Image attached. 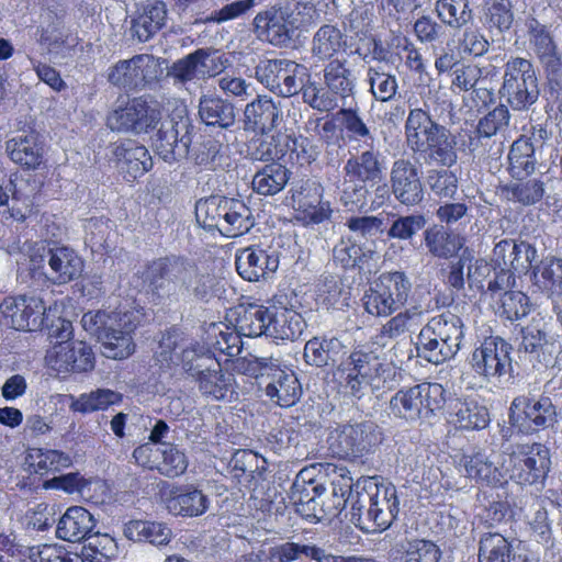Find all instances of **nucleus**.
I'll list each match as a JSON object with an SVG mask.
<instances>
[{"label": "nucleus", "mask_w": 562, "mask_h": 562, "mask_svg": "<svg viewBox=\"0 0 562 562\" xmlns=\"http://www.w3.org/2000/svg\"><path fill=\"white\" fill-rule=\"evenodd\" d=\"M144 281L155 304L172 305L181 297L209 302L214 296V277L184 256L168 255L151 260L146 266Z\"/></svg>", "instance_id": "obj_1"}, {"label": "nucleus", "mask_w": 562, "mask_h": 562, "mask_svg": "<svg viewBox=\"0 0 562 562\" xmlns=\"http://www.w3.org/2000/svg\"><path fill=\"white\" fill-rule=\"evenodd\" d=\"M140 322L137 311L87 312L81 317L83 329L108 349L133 351L132 334Z\"/></svg>", "instance_id": "obj_2"}, {"label": "nucleus", "mask_w": 562, "mask_h": 562, "mask_svg": "<svg viewBox=\"0 0 562 562\" xmlns=\"http://www.w3.org/2000/svg\"><path fill=\"white\" fill-rule=\"evenodd\" d=\"M301 24L299 3L294 0H278L255 15L252 31L259 40L282 48L293 43Z\"/></svg>", "instance_id": "obj_3"}, {"label": "nucleus", "mask_w": 562, "mask_h": 562, "mask_svg": "<svg viewBox=\"0 0 562 562\" xmlns=\"http://www.w3.org/2000/svg\"><path fill=\"white\" fill-rule=\"evenodd\" d=\"M499 99L514 111H528L540 97L536 67L530 59L510 57L503 66Z\"/></svg>", "instance_id": "obj_4"}, {"label": "nucleus", "mask_w": 562, "mask_h": 562, "mask_svg": "<svg viewBox=\"0 0 562 562\" xmlns=\"http://www.w3.org/2000/svg\"><path fill=\"white\" fill-rule=\"evenodd\" d=\"M382 441V429L372 420L338 426L327 438L331 451L341 458H359L372 453Z\"/></svg>", "instance_id": "obj_5"}, {"label": "nucleus", "mask_w": 562, "mask_h": 562, "mask_svg": "<svg viewBox=\"0 0 562 562\" xmlns=\"http://www.w3.org/2000/svg\"><path fill=\"white\" fill-rule=\"evenodd\" d=\"M412 284L404 272L382 273L363 297L369 314L387 316L400 310L407 301Z\"/></svg>", "instance_id": "obj_6"}, {"label": "nucleus", "mask_w": 562, "mask_h": 562, "mask_svg": "<svg viewBox=\"0 0 562 562\" xmlns=\"http://www.w3.org/2000/svg\"><path fill=\"white\" fill-rule=\"evenodd\" d=\"M228 66L225 54L213 47L198 48L194 52L166 66V76L175 85H186L193 80H206L223 72Z\"/></svg>", "instance_id": "obj_7"}, {"label": "nucleus", "mask_w": 562, "mask_h": 562, "mask_svg": "<svg viewBox=\"0 0 562 562\" xmlns=\"http://www.w3.org/2000/svg\"><path fill=\"white\" fill-rule=\"evenodd\" d=\"M551 467L550 451L541 443L505 453V471L518 484H542Z\"/></svg>", "instance_id": "obj_8"}, {"label": "nucleus", "mask_w": 562, "mask_h": 562, "mask_svg": "<svg viewBox=\"0 0 562 562\" xmlns=\"http://www.w3.org/2000/svg\"><path fill=\"white\" fill-rule=\"evenodd\" d=\"M192 128L191 120L186 115L162 120L153 140L156 154L168 164L186 158L192 143Z\"/></svg>", "instance_id": "obj_9"}, {"label": "nucleus", "mask_w": 562, "mask_h": 562, "mask_svg": "<svg viewBox=\"0 0 562 562\" xmlns=\"http://www.w3.org/2000/svg\"><path fill=\"white\" fill-rule=\"evenodd\" d=\"M160 115L144 98H133L108 114L106 126L114 132L147 133L160 121Z\"/></svg>", "instance_id": "obj_10"}, {"label": "nucleus", "mask_w": 562, "mask_h": 562, "mask_svg": "<svg viewBox=\"0 0 562 562\" xmlns=\"http://www.w3.org/2000/svg\"><path fill=\"white\" fill-rule=\"evenodd\" d=\"M557 422V411L548 396L531 401L526 396H517L509 408V423L520 432L530 434L540 428L553 426Z\"/></svg>", "instance_id": "obj_11"}, {"label": "nucleus", "mask_w": 562, "mask_h": 562, "mask_svg": "<svg viewBox=\"0 0 562 562\" xmlns=\"http://www.w3.org/2000/svg\"><path fill=\"white\" fill-rule=\"evenodd\" d=\"M390 195L406 207H414L424 201L425 189L422 172L409 159L398 158L393 161L390 170Z\"/></svg>", "instance_id": "obj_12"}, {"label": "nucleus", "mask_w": 562, "mask_h": 562, "mask_svg": "<svg viewBox=\"0 0 562 562\" xmlns=\"http://www.w3.org/2000/svg\"><path fill=\"white\" fill-rule=\"evenodd\" d=\"M46 306L35 295L8 296L0 303V312L10 318L11 326L16 330L36 331L44 323Z\"/></svg>", "instance_id": "obj_13"}, {"label": "nucleus", "mask_w": 562, "mask_h": 562, "mask_svg": "<svg viewBox=\"0 0 562 562\" xmlns=\"http://www.w3.org/2000/svg\"><path fill=\"white\" fill-rule=\"evenodd\" d=\"M364 484L370 496H363V504L373 505L369 516L373 518L379 531L386 530L395 520L400 512V501L396 487L391 483H379L376 477L368 476Z\"/></svg>", "instance_id": "obj_14"}, {"label": "nucleus", "mask_w": 562, "mask_h": 562, "mask_svg": "<svg viewBox=\"0 0 562 562\" xmlns=\"http://www.w3.org/2000/svg\"><path fill=\"white\" fill-rule=\"evenodd\" d=\"M325 496V486L310 477V470H301L290 492V499L295 506V512L311 522L322 519V498Z\"/></svg>", "instance_id": "obj_15"}, {"label": "nucleus", "mask_w": 562, "mask_h": 562, "mask_svg": "<svg viewBox=\"0 0 562 562\" xmlns=\"http://www.w3.org/2000/svg\"><path fill=\"white\" fill-rule=\"evenodd\" d=\"M5 151L21 168L35 170L43 162L44 144L35 130L18 131L16 135L5 142Z\"/></svg>", "instance_id": "obj_16"}, {"label": "nucleus", "mask_w": 562, "mask_h": 562, "mask_svg": "<svg viewBox=\"0 0 562 562\" xmlns=\"http://www.w3.org/2000/svg\"><path fill=\"white\" fill-rule=\"evenodd\" d=\"M282 122L280 102L268 95H258L244 110V130L246 132L268 134Z\"/></svg>", "instance_id": "obj_17"}, {"label": "nucleus", "mask_w": 562, "mask_h": 562, "mask_svg": "<svg viewBox=\"0 0 562 562\" xmlns=\"http://www.w3.org/2000/svg\"><path fill=\"white\" fill-rule=\"evenodd\" d=\"M168 10L164 1L149 0L137 7L131 20V35L139 43L148 42L167 22Z\"/></svg>", "instance_id": "obj_18"}, {"label": "nucleus", "mask_w": 562, "mask_h": 562, "mask_svg": "<svg viewBox=\"0 0 562 562\" xmlns=\"http://www.w3.org/2000/svg\"><path fill=\"white\" fill-rule=\"evenodd\" d=\"M266 395L281 407L293 406L302 395L301 384L293 372L280 369L278 364L270 363L265 373Z\"/></svg>", "instance_id": "obj_19"}, {"label": "nucleus", "mask_w": 562, "mask_h": 562, "mask_svg": "<svg viewBox=\"0 0 562 562\" xmlns=\"http://www.w3.org/2000/svg\"><path fill=\"white\" fill-rule=\"evenodd\" d=\"M416 155L426 165L450 168L458 161L457 138L447 126L441 125Z\"/></svg>", "instance_id": "obj_20"}, {"label": "nucleus", "mask_w": 562, "mask_h": 562, "mask_svg": "<svg viewBox=\"0 0 562 562\" xmlns=\"http://www.w3.org/2000/svg\"><path fill=\"white\" fill-rule=\"evenodd\" d=\"M235 265L243 279L258 281L278 269L279 256L276 251L268 252L259 247H247L238 251Z\"/></svg>", "instance_id": "obj_21"}, {"label": "nucleus", "mask_w": 562, "mask_h": 562, "mask_svg": "<svg viewBox=\"0 0 562 562\" xmlns=\"http://www.w3.org/2000/svg\"><path fill=\"white\" fill-rule=\"evenodd\" d=\"M43 258L50 269L49 279L57 284H65L78 279L83 271V260L74 249L66 246L48 248Z\"/></svg>", "instance_id": "obj_22"}, {"label": "nucleus", "mask_w": 562, "mask_h": 562, "mask_svg": "<svg viewBox=\"0 0 562 562\" xmlns=\"http://www.w3.org/2000/svg\"><path fill=\"white\" fill-rule=\"evenodd\" d=\"M97 527L93 515L82 506H71L59 518L56 536L69 542H85Z\"/></svg>", "instance_id": "obj_23"}, {"label": "nucleus", "mask_w": 562, "mask_h": 562, "mask_svg": "<svg viewBox=\"0 0 562 562\" xmlns=\"http://www.w3.org/2000/svg\"><path fill=\"white\" fill-rule=\"evenodd\" d=\"M168 512L175 516L199 517L210 507V498L193 485L176 487L166 498Z\"/></svg>", "instance_id": "obj_24"}, {"label": "nucleus", "mask_w": 562, "mask_h": 562, "mask_svg": "<svg viewBox=\"0 0 562 562\" xmlns=\"http://www.w3.org/2000/svg\"><path fill=\"white\" fill-rule=\"evenodd\" d=\"M114 156L126 181H134L153 168V158L148 149L132 140L117 145Z\"/></svg>", "instance_id": "obj_25"}, {"label": "nucleus", "mask_w": 562, "mask_h": 562, "mask_svg": "<svg viewBox=\"0 0 562 562\" xmlns=\"http://www.w3.org/2000/svg\"><path fill=\"white\" fill-rule=\"evenodd\" d=\"M464 470L469 477L493 485L502 484L509 477V472L505 471V453L485 456L479 452L465 458Z\"/></svg>", "instance_id": "obj_26"}, {"label": "nucleus", "mask_w": 562, "mask_h": 562, "mask_svg": "<svg viewBox=\"0 0 562 562\" xmlns=\"http://www.w3.org/2000/svg\"><path fill=\"white\" fill-rule=\"evenodd\" d=\"M198 108L202 123L207 126L228 130L236 122L235 105L215 93L202 94Z\"/></svg>", "instance_id": "obj_27"}, {"label": "nucleus", "mask_w": 562, "mask_h": 562, "mask_svg": "<svg viewBox=\"0 0 562 562\" xmlns=\"http://www.w3.org/2000/svg\"><path fill=\"white\" fill-rule=\"evenodd\" d=\"M383 161L379 151L372 148L352 155L344 165L346 179L361 182H380L383 178Z\"/></svg>", "instance_id": "obj_28"}, {"label": "nucleus", "mask_w": 562, "mask_h": 562, "mask_svg": "<svg viewBox=\"0 0 562 562\" xmlns=\"http://www.w3.org/2000/svg\"><path fill=\"white\" fill-rule=\"evenodd\" d=\"M235 314V326L244 336H272L270 327L274 316L269 308L255 304H249L248 306L239 305L236 308Z\"/></svg>", "instance_id": "obj_29"}, {"label": "nucleus", "mask_w": 562, "mask_h": 562, "mask_svg": "<svg viewBox=\"0 0 562 562\" xmlns=\"http://www.w3.org/2000/svg\"><path fill=\"white\" fill-rule=\"evenodd\" d=\"M124 536L134 542H147L156 547L167 546L173 536L162 521L132 519L123 526Z\"/></svg>", "instance_id": "obj_30"}, {"label": "nucleus", "mask_w": 562, "mask_h": 562, "mask_svg": "<svg viewBox=\"0 0 562 562\" xmlns=\"http://www.w3.org/2000/svg\"><path fill=\"white\" fill-rule=\"evenodd\" d=\"M440 126L427 111L420 108L409 110L404 125L407 147L413 154H417Z\"/></svg>", "instance_id": "obj_31"}, {"label": "nucleus", "mask_w": 562, "mask_h": 562, "mask_svg": "<svg viewBox=\"0 0 562 562\" xmlns=\"http://www.w3.org/2000/svg\"><path fill=\"white\" fill-rule=\"evenodd\" d=\"M424 240L428 252L439 259L456 257L464 246L463 237L441 225H432L426 228Z\"/></svg>", "instance_id": "obj_32"}, {"label": "nucleus", "mask_w": 562, "mask_h": 562, "mask_svg": "<svg viewBox=\"0 0 562 562\" xmlns=\"http://www.w3.org/2000/svg\"><path fill=\"white\" fill-rule=\"evenodd\" d=\"M324 83L328 91L346 101L353 97L356 78L347 67V60L330 59L324 68Z\"/></svg>", "instance_id": "obj_33"}, {"label": "nucleus", "mask_w": 562, "mask_h": 562, "mask_svg": "<svg viewBox=\"0 0 562 562\" xmlns=\"http://www.w3.org/2000/svg\"><path fill=\"white\" fill-rule=\"evenodd\" d=\"M339 479L333 480L331 491L325 487V496L322 498V519L331 520L340 515L352 494V477L347 476L346 469H339Z\"/></svg>", "instance_id": "obj_34"}, {"label": "nucleus", "mask_w": 562, "mask_h": 562, "mask_svg": "<svg viewBox=\"0 0 562 562\" xmlns=\"http://www.w3.org/2000/svg\"><path fill=\"white\" fill-rule=\"evenodd\" d=\"M291 171L280 162L265 165L252 177L251 186L260 195H274L289 182Z\"/></svg>", "instance_id": "obj_35"}, {"label": "nucleus", "mask_w": 562, "mask_h": 562, "mask_svg": "<svg viewBox=\"0 0 562 562\" xmlns=\"http://www.w3.org/2000/svg\"><path fill=\"white\" fill-rule=\"evenodd\" d=\"M508 171L515 179H522L535 172L537 158L533 142L520 136L510 146L508 153Z\"/></svg>", "instance_id": "obj_36"}, {"label": "nucleus", "mask_w": 562, "mask_h": 562, "mask_svg": "<svg viewBox=\"0 0 562 562\" xmlns=\"http://www.w3.org/2000/svg\"><path fill=\"white\" fill-rule=\"evenodd\" d=\"M533 283L550 296H562V259L547 257L533 267Z\"/></svg>", "instance_id": "obj_37"}, {"label": "nucleus", "mask_w": 562, "mask_h": 562, "mask_svg": "<svg viewBox=\"0 0 562 562\" xmlns=\"http://www.w3.org/2000/svg\"><path fill=\"white\" fill-rule=\"evenodd\" d=\"M448 409L450 414L456 415L457 423L464 429H483L490 423L487 408L475 402L451 398L448 402Z\"/></svg>", "instance_id": "obj_38"}, {"label": "nucleus", "mask_w": 562, "mask_h": 562, "mask_svg": "<svg viewBox=\"0 0 562 562\" xmlns=\"http://www.w3.org/2000/svg\"><path fill=\"white\" fill-rule=\"evenodd\" d=\"M69 409L72 412L89 414L95 411L106 409L110 405L122 401V394L109 389H97L90 393L80 394L78 397L68 396Z\"/></svg>", "instance_id": "obj_39"}, {"label": "nucleus", "mask_w": 562, "mask_h": 562, "mask_svg": "<svg viewBox=\"0 0 562 562\" xmlns=\"http://www.w3.org/2000/svg\"><path fill=\"white\" fill-rule=\"evenodd\" d=\"M342 32L330 24L321 26L312 38V55L319 60L330 58L346 44Z\"/></svg>", "instance_id": "obj_40"}, {"label": "nucleus", "mask_w": 562, "mask_h": 562, "mask_svg": "<svg viewBox=\"0 0 562 562\" xmlns=\"http://www.w3.org/2000/svg\"><path fill=\"white\" fill-rule=\"evenodd\" d=\"M387 223L385 234L390 239L409 240L419 231L426 226V217L420 213H413L409 215H397L394 213H384Z\"/></svg>", "instance_id": "obj_41"}, {"label": "nucleus", "mask_w": 562, "mask_h": 562, "mask_svg": "<svg viewBox=\"0 0 562 562\" xmlns=\"http://www.w3.org/2000/svg\"><path fill=\"white\" fill-rule=\"evenodd\" d=\"M497 266H505L515 274L527 273L529 262L522 255V240L503 239L493 249Z\"/></svg>", "instance_id": "obj_42"}, {"label": "nucleus", "mask_w": 562, "mask_h": 562, "mask_svg": "<svg viewBox=\"0 0 562 562\" xmlns=\"http://www.w3.org/2000/svg\"><path fill=\"white\" fill-rule=\"evenodd\" d=\"M303 77L310 78L306 67L285 59L272 92L283 98L295 95L303 89Z\"/></svg>", "instance_id": "obj_43"}, {"label": "nucleus", "mask_w": 562, "mask_h": 562, "mask_svg": "<svg viewBox=\"0 0 562 562\" xmlns=\"http://www.w3.org/2000/svg\"><path fill=\"white\" fill-rule=\"evenodd\" d=\"M417 385L397 391L390 400L391 413L407 422L424 417Z\"/></svg>", "instance_id": "obj_44"}, {"label": "nucleus", "mask_w": 562, "mask_h": 562, "mask_svg": "<svg viewBox=\"0 0 562 562\" xmlns=\"http://www.w3.org/2000/svg\"><path fill=\"white\" fill-rule=\"evenodd\" d=\"M384 213L379 215H366V216H351L347 220L346 226L353 235V239L357 244L362 241H374L378 237L384 234L387 223Z\"/></svg>", "instance_id": "obj_45"}, {"label": "nucleus", "mask_w": 562, "mask_h": 562, "mask_svg": "<svg viewBox=\"0 0 562 562\" xmlns=\"http://www.w3.org/2000/svg\"><path fill=\"white\" fill-rule=\"evenodd\" d=\"M364 484H368L367 477H361L356 483L352 482V494L349 496L351 501L350 520L366 532L379 531L378 527L373 525L374 517L369 516L371 506L361 502L364 495L370 496L367 492L368 486L364 487Z\"/></svg>", "instance_id": "obj_46"}, {"label": "nucleus", "mask_w": 562, "mask_h": 562, "mask_svg": "<svg viewBox=\"0 0 562 562\" xmlns=\"http://www.w3.org/2000/svg\"><path fill=\"white\" fill-rule=\"evenodd\" d=\"M225 356L222 358L223 367L226 371H232L238 374L249 375L256 379H265L267 368H269L270 361L266 358H257L252 353L247 356H240V353H218Z\"/></svg>", "instance_id": "obj_47"}, {"label": "nucleus", "mask_w": 562, "mask_h": 562, "mask_svg": "<svg viewBox=\"0 0 562 562\" xmlns=\"http://www.w3.org/2000/svg\"><path fill=\"white\" fill-rule=\"evenodd\" d=\"M519 181L506 184L503 191L506 192L507 199L524 206L535 205L540 202L544 195V182L540 179L532 178L526 181Z\"/></svg>", "instance_id": "obj_48"}, {"label": "nucleus", "mask_w": 562, "mask_h": 562, "mask_svg": "<svg viewBox=\"0 0 562 562\" xmlns=\"http://www.w3.org/2000/svg\"><path fill=\"white\" fill-rule=\"evenodd\" d=\"M474 370L488 376H512L513 366L509 353H472Z\"/></svg>", "instance_id": "obj_49"}, {"label": "nucleus", "mask_w": 562, "mask_h": 562, "mask_svg": "<svg viewBox=\"0 0 562 562\" xmlns=\"http://www.w3.org/2000/svg\"><path fill=\"white\" fill-rule=\"evenodd\" d=\"M231 211L227 221V236L238 237L247 234L255 226L251 209L240 199L231 198Z\"/></svg>", "instance_id": "obj_50"}, {"label": "nucleus", "mask_w": 562, "mask_h": 562, "mask_svg": "<svg viewBox=\"0 0 562 562\" xmlns=\"http://www.w3.org/2000/svg\"><path fill=\"white\" fill-rule=\"evenodd\" d=\"M337 115L340 117L341 124L350 140L361 142L372 147L375 139L372 133V126L364 122L356 110L342 108L338 111Z\"/></svg>", "instance_id": "obj_51"}, {"label": "nucleus", "mask_w": 562, "mask_h": 562, "mask_svg": "<svg viewBox=\"0 0 562 562\" xmlns=\"http://www.w3.org/2000/svg\"><path fill=\"white\" fill-rule=\"evenodd\" d=\"M512 543L499 532H485L479 541L480 562H504L509 557Z\"/></svg>", "instance_id": "obj_52"}, {"label": "nucleus", "mask_w": 562, "mask_h": 562, "mask_svg": "<svg viewBox=\"0 0 562 562\" xmlns=\"http://www.w3.org/2000/svg\"><path fill=\"white\" fill-rule=\"evenodd\" d=\"M436 11L447 25L460 29L472 20L468 0H438Z\"/></svg>", "instance_id": "obj_53"}, {"label": "nucleus", "mask_w": 562, "mask_h": 562, "mask_svg": "<svg viewBox=\"0 0 562 562\" xmlns=\"http://www.w3.org/2000/svg\"><path fill=\"white\" fill-rule=\"evenodd\" d=\"M136 55L127 60L117 61L110 70L108 80L120 88L127 90L144 87V82L136 64Z\"/></svg>", "instance_id": "obj_54"}, {"label": "nucleus", "mask_w": 562, "mask_h": 562, "mask_svg": "<svg viewBox=\"0 0 562 562\" xmlns=\"http://www.w3.org/2000/svg\"><path fill=\"white\" fill-rule=\"evenodd\" d=\"M531 311L530 299L520 291H505L501 299L496 313L510 322L519 321Z\"/></svg>", "instance_id": "obj_55"}, {"label": "nucleus", "mask_w": 562, "mask_h": 562, "mask_svg": "<svg viewBox=\"0 0 562 562\" xmlns=\"http://www.w3.org/2000/svg\"><path fill=\"white\" fill-rule=\"evenodd\" d=\"M362 356H369V353H350L352 370L356 371V374H348L347 385L357 398L363 397L367 389L380 386L379 383H373V375L370 373V368L367 369V366L363 364Z\"/></svg>", "instance_id": "obj_56"}, {"label": "nucleus", "mask_w": 562, "mask_h": 562, "mask_svg": "<svg viewBox=\"0 0 562 562\" xmlns=\"http://www.w3.org/2000/svg\"><path fill=\"white\" fill-rule=\"evenodd\" d=\"M368 81L370 85V91L375 100L387 102L395 97L398 88L395 76L370 67L368 69Z\"/></svg>", "instance_id": "obj_57"}, {"label": "nucleus", "mask_w": 562, "mask_h": 562, "mask_svg": "<svg viewBox=\"0 0 562 562\" xmlns=\"http://www.w3.org/2000/svg\"><path fill=\"white\" fill-rule=\"evenodd\" d=\"M222 202L223 195H210L195 203V218L200 226L206 231H215L224 209Z\"/></svg>", "instance_id": "obj_58"}, {"label": "nucleus", "mask_w": 562, "mask_h": 562, "mask_svg": "<svg viewBox=\"0 0 562 562\" xmlns=\"http://www.w3.org/2000/svg\"><path fill=\"white\" fill-rule=\"evenodd\" d=\"M161 454V461L157 464L158 471L168 477H176L186 472L188 459L183 451L175 445H164L158 449Z\"/></svg>", "instance_id": "obj_59"}, {"label": "nucleus", "mask_w": 562, "mask_h": 562, "mask_svg": "<svg viewBox=\"0 0 562 562\" xmlns=\"http://www.w3.org/2000/svg\"><path fill=\"white\" fill-rule=\"evenodd\" d=\"M510 112L507 104L501 103L481 117L476 124V133L485 138H492L498 131L507 127Z\"/></svg>", "instance_id": "obj_60"}, {"label": "nucleus", "mask_w": 562, "mask_h": 562, "mask_svg": "<svg viewBox=\"0 0 562 562\" xmlns=\"http://www.w3.org/2000/svg\"><path fill=\"white\" fill-rule=\"evenodd\" d=\"M417 389L420 392L419 397L423 404L424 417H429L436 411L443 408L445 405L448 406V402L452 398L447 397L443 386L439 383H420L417 384Z\"/></svg>", "instance_id": "obj_61"}, {"label": "nucleus", "mask_w": 562, "mask_h": 562, "mask_svg": "<svg viewBox=\"0 0 562 562\" xmlns=\"http://www.w3.org/2000/svg\"><path fill=\"white\" fill-rule=\"evenodd\" d=\"M515 21L510 0H494L486 12V23L490 29L499 33L508 32Z\"/></svg>", "instance_id": "obj_62"}, {"label": "nucleus", "mask_w": 562, "mask_h": 562, "mask_svg": "<svg viewBox=\"0 0 562 562\" xmlns=\"http://www.w3.org/2000/svg\"><path fill=\"white\" fill-rule=\"evenodd\" d=\"M441 552L439 548L429 540L417 539L408 543L397 562H439Z\"/></svg>", "instance_id": "obj_63"}, {"label": "nucleus", "mask_w": 562, "mask_h": 562, "mask_svg": "<svg viewBox=\"0 0 562 562\" xmlns=\"http://www.w3.org/2000/svg\"><path fill=\"white\" fill-rule=\"evenodd\" d=\"M27 557L32 562H77L78 557L72 558L63 547L41 544L30 547Z\"/></svg>", "instance_id": "obj_64"}]
</instances>
